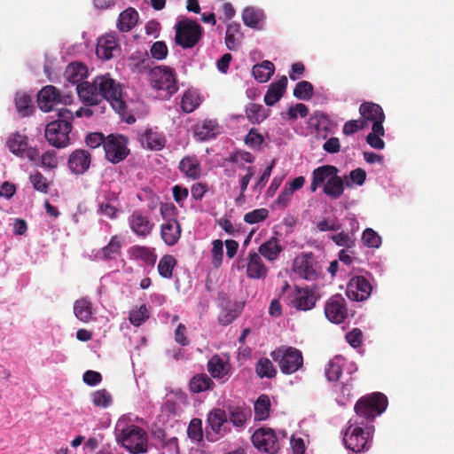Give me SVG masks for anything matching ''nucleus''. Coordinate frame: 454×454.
Returning a JSON list of instances; mask_svg holds the SVG:
<instances>
[{
    "label": "nucleus",
    "mask_w": 454,
    "mask_h": 454,
    "mask_svg": "<svg viewBox=\"0 0 454 454\" xmlns=\"http://www.w3.org/2000/svg\"><path fill=\"white\" fill-rule=\"evenodd\" d=\"M77 94L86 106H98L106 100L113 109L122 115L126 112V102L122 98L121 85L109 74L98 75L91 82H82L76 86Z\"/></svg>",
    "instance_id": "nucleus-1"
},
{
    "label": "nucleus",
    "mask_w": 454,
    "mask_h": 454,
    "mask_svg": "<svg viewBox=\"0 0 454 454\" xmlns=\"http://www.w3.org/2000/svg\"><path fill=\"white\" fill-rule=\"evenodd\" d=\"M73 120L74 114L70 110L58 109V119L48 123L44 131L50 145L56 148H64L69 145Z\"/></svg>",
    "instance_id": "nucleus-2"
},
{
    "label": "nucleus",
    "mask_w": 454,
    "mask_h": 454,
    "mask_svg": "<svg viewBox=\"0 0 454 454\" xmlns=\"http://www.w3.org/2000/svg\"><path fill=\"white\" fill-rule=\"evenodd\" d=\"M115 434L117 442L130 453H145L147 450L146 433L138 426L129 425L121 428V423H118Z\"/></svg>",
    "instance_id": "nucleus-3"
},
{
    "label": "nucleus",
    "mask_w": 454,
    "mask_h": 454,
    "mask_svg": "<svg viewBox=\"0 0 454 454\" xmlns=\"http://www.w3.org/2000/svg\"><path fill=\"white\" fill-rule=\"evenodd\" d=\"M387 407V396L380 392L361 397L355 405L356 415L367 420H373L383 413Z\"/></svg>",
    "instance_id": "nucleus-4"
},
{
    "label": "nucleus",
    "mask_w": 454,
    "mask_h": 454,
    "mask_svg": "<svg viewBox=\"0 0 454 454\" xmlns=\"http://www.w3.org/2000/svg\"><path fill=\"white\" fill-rule=\"evenodd\" d=\"M270 356L284 374H293L303 365L301 351L294 347L281 346L273 350Z\"/></svg>",
    "instance_id": "nucleus-5"
},
{
    "label": "nucleus",
    "mask_w": 454,
    "mask_h": 454,
    "mask_svg": "<svg viewBox=\"0 0 454 454\" xmlns=\"http://www.w3.org/2000/svg\"><path fill=\"white\" fill-rule=\"evenodd\" d=\"M148 79L153 89L165 93L162 95L164 98H168L177 91L174 71L168 67L158 66L152 68Z\"/></svg>",
    "instance_id": "nucleus-6"
},
{
    "label": "nucleus",
    "mask_w": 454,
    "mask_h": 454,
    "mask_svg": "<svg viewBox=\"0 0 454 454\" xmlns=\"http://www.w3.org/2000/svg\"><path fill=\"white\" fill-rule=\"evenodd\" d=\"M176 43L184 49L193 48L202 35V27L193 20L184 19L176 23Z\"/></svg>",
    "instance_id": "nucleus-7"
},
{
    "label": "nucleus",
    "mask_w": 454,
    "mask_h": 454,
    "mask_svg": "<svg viewBox=\"0 0 454 454\" xmlns=\"http://www.w3.org/2000/svg\"><path fill=\"white\" fill-rule=\"evenodd\" d=\"M129 140L121 134H109L106 136L104 152L106 160L113 164L124 160L130 153L128 147Z\"/></svg>",
    "instance_id": "nucleus-8"
},
{
    "label": "nucleus",
    "mask_w": 454,
    "mask_h": 454,
    "mask_svg": "<svg viewBox=\"0 0 454 454\" xmlns=\"http://www.w3.org/2000/svg\"><path fill=\"white\" fill-rule=\"evenodd\" d=\"M254 446L260 451L276 454L280 449V442L276 432L270 427L256 429L251 437Z\"/></svg>",
    "instance_id": "nucleus-9"
},
{
    "label": "nucleus",
    "mask_w": 454,
    "mask_h": 454,
    "mask_svg": "<svg viewBox=\"0 0 454 454\" xmlns=\"http://www.w3.org/2000/svg\"><path fill=\"white\" fill-rule=\"evenodd\" d=\"M73 97L69 94H61L60 91L52 85L43 87L38 93L37 102L40 109L43 112L51 111L54 106L63 104L70 105Z\"/></svg>",
    "instance_id": "nucleus-10"
},
{
    "label": "nucleus",
    "mask_w": 454,
    "mask_h": 454,
    "mask_svg": "<svg viewBox=\"0 0 454 454\" xmlns=\"http://www.w3.org/2000/svg\"><path fill=\"white\" fill-rule=\"evenodd\" d=\"M343 442L347 449L354 453H360L370 447L369 432H365L361 427L349 426L344 434Z\"/></svg>",
    "instance_id": "nucleus-11"
},
{
    "label": "nucleus",
    "mask_w": 454,
    "mask_h": 454,
    "mask_svg": "<svg viewBox=\"0 0 454 454\" xmlns=\"http://www.w3.org/2000/svg\"><path fill=\"white\" fill-rule=\"evenodd\" d=\"M207 421L216 436L215 438H210L211 434L207 433V437L210 441H215L231 432V427L228 426L227 413L223 409L215 408L211 410L207 414Z\"/></svg>",
    "instance_id": "nucleus-12"
},
{
    "label": "nucleus",
    "mask_w": 454,
    "mask_h": 454,
    "mask_svg": "<svg viewBox=\"0 0 454 454\" xmlns=\"http://www.w3.org/2000/svg\"><path fill=\"white\" fill-rule=\"evenodd\" d=\"M294 272L306 280H315L317 278V262L312 253L298 255L293 264Z\"/></svg>",
    "instance_id": "nucleus-13"
},
{
    "label": "nucleus",
    "mask_w": 454,
    "mask_h": 454,
    "mask_svg": "<svg viewBox=\"0 0 454 454\" xmlns=\"http://www.w3.org/2000/svg\"><path fill=\"white\" fill-rule=\"evenodd\" d=\"M325 314L329 321L334 324H340L348 317L346 301L340 294L330 297L325 306Z\"/></svg>",
    "instance_id": "nucleus-14"
},
{
    "label": "nucleus",
    "mask_w": 454,
    "mask_h": 454,
    "mask_svg": "<svg viewBox=\"0 0 454 454\" xmlns=\"http://www.w3.org/2000/svg\"><path fill=\"white\" fill-rule=\"evenodd\" d=\"M372 286L364 276L352 278L347 286V296L356 301L366 300L372 293Z\"/></svg>",
    "instance_id": "nucleus-15"
},
{
    "label": "nucleus",
    "mask_w": 454,
    "mask_h": 454,
    "mask_svg": "<svg viewBox=\"0 0 454 454\" xmlns=\"http://www.w3.org/2000/svg\"><path fill=\"white\" fill-rule=\"evenodd\" d=\"M128 223L130 230L140 238H146L153 230L154 223L141 210H135L128 217Z\"/></svg>",
    "instance_id": "nucleus-16"
},
{
    "label": "nucleus",
    "mask_w": 454,
    "mask_h": 454,
    "mask_svg": "<svg viewBox=\"0 0 454 454\" xmlns=\"http://www.w3.org/2000/svg\"><path fill=\"white\" fill-rule=\"evenodd\" d=\"M293 297L294 298L291 300L293 307L298 310L305 311L315 307L319 295L308 286L299 287L296 286L293 293Z\"/></svg>",
    "instance_id": "nucleus-17"
},
{
    "label": "nucleus",
    "mask_w": 454,
    "mask_h": 454,
    "mask_svg": "<svg viewBox=\"0 0 454 454\" xmlns=\"http://www.w3.org/2000/svg\"><path fill=\"white\" fill-rule=\"evenodd\" d=\"M226 413L228 420L239 430L245 428L252 417L251 409L246 405H229Z\"/></svg>",
    "instance_id": "nucleus-18"
},
{
    "label": "nucleus",
    "mask_w": 454,
    "mask_h": 454,
    "mask_svg": "<svg viewBox=\"0 0 454 454\" xmlns=\"http://www.w3.org/2000/svg\"><path fill=\"white\" fill-rule=\"evenodd\" d=\"M90 162V153L86 150L77 149L69 155L67 164L73 173L82 175L89 169Z\"/></svg>",
    "instance_id": "nucleus-19"
},
{
    "label": "nucleus",
    "mask_w": 454,
    "mask_h": 454,
    "mask_svg": "<svg viewBox=\"0 0 454 454\" xmlns=\"http://www.w3.org/2000/svg\"><path fill=\"white\" fill-rule=\"evenodd\" d=\"M268 273L269 268L264 264L261 255L256 252H249L247 276L253 279H264Z\"/></svg>",
    "instance_id": "nucleus-20"
},
{
    "label": "nucleus",
    "mask_w": 454,
    "mask_h": 454,
    "mask_svg": "<svg viewBox=\"0 0 454 454\" xmlns=\"http://www.w3.org/2000/svg\"><path fill=\"white\" fill-rule=\"evenodd\" d=\"M339 169L333 165H323L316 168L312 171L310 192H315L318 187L324 186L326 182L334 175L338 174Z\"/></svg>",
    "instance_id": "nucleus-21"
},
{
    "label": "nucleus",
    "mask_w": 454,
    "mask_h": 454,
    "mask_svg": "<svg viewBox=\"0 0 454 454\" xmlns=\"http://www.w3.org/2000/svg\"><path fill=\"white\" fill-rule=\"evenodd\" d=\"M182 229L176 218H168L161 224L160 236L168 246H174L181 237Z\"/></svg>",
    "instance_id": "nucleus-22"
},
{
    "label": "nucleus",
    "mask_w": 454,
    "mask_h": 454,
    "mask_svg": "<svg viewBox=\"0 0 454 454\" xmlns=\"http://www.w3.org/2000/svg\"><path fill=\"white\" fill-rule=\"evenodd\" d=\"M359 114H361V120H364L365 122L372 121L373 123H380L383 125L385 121V114L382 107L373 102H364L359 106Z\"/></svg>",
    "instance_id": "nucleus-23"
},
{
    "label": "nucleus",
    "mask_w": 454,
    "mask_h": 454,
    "mask_svg": "<svg viewBox=\"0 0 454 454\" xmlns=\"http://www.w3.org/2000/svg\"><path fill=\"white\" fill-rule=\"evenodd\" d=\"M287 82V77L283 75L277 82L270 83L264 95V103L269 106H272L278 102L286 93Z\"/></svg>",
    "instance_id": "nucleus-24"
},
{
    "label": "nucleus",
    "mask_w": 454,
    "mask_h": 454,
    "mask_svg": "<svg viewBox=\"0 0 454 454\" xmlns=\"http://www.w3.org/2000/svg\"><path fill=\"white\" fill-rule=\"evenodd\" d=\"M118 48L119 44L115 37L106 35L98 38L96 54L101 59L109 60L114 57V52L118 51Z\"/></svg>",
    "instance_id": "nucleus-25"
},
{
    "label": "nucleus",
    "mask_w": 454,
    "mask_h": 454,
    "mask_svg": "<svg viewBox=\"0 0 454 454\" xmlns=\"http://www.w3.org/2000/svg\"><path fill=\"white\" fill-rule=\"evenodd\" d=\"M179 170L188 178L196 180L201 176V166L196 156L184 157L178 165Z\"/></svg>",
    "instance_id": "nucleus-26"
},
{
    "label": "nucleus",
    "mask_w": 454,
    "mask_h": 454,
    "mask_svg": "<svg viewBox=\"0 0 454 454\" xmlns=\"http://www.w3.org/2000/svg\"><path fill=\"white\" fill-rule=\"evenodd\" d=\"M282 251L283 247L278 239L272 237L259 247L257 254L270 262H274L278 258Z\"/></svg>",
    "instance_id": "nucleus-27"
},
{
    "label": "nucleus",
    "mask_w": 454,
    "mask_h": 454,
    "mask_svg": "<svg viewBox=\"0 0 454 454\" xmlns=\"http://www.w3.org/2000/svg\"><path fill=\"white\" fill-rule=\"evenodd\" d=\"M6 145L11 153L22 158L27 149V137L19 132L12 133L7 138Z\"/></svg>",
    "instance_id": "nucleus-28"
},
{
    "label": "nucleus",
    "mask_w": 454,
    "mask_h": 454,
    "mask_svg": "<svg viewBox=\"0 0 454 454\" xmlns=\"http://www.w3.org/2000/svg\"><path fill=\"white\" fill-rule=\"evenodd\" d=\"M345 180L334 174L323 187L324 193L331 199H339L344 192Z\"/></svg>",
    "instance_id": "nucleus-29"
},
{
    "label": "nucleus",
    "mask_w": 454,
    "mask_h": 454,
    "mask_svg": "<svg viewBox=\"0 0 454 454\" xmlns=\"http://www.w3.org/2000/svg\"><path fill=\"white\" fill-rule=\"evenodd\" d=\"M137 20V12L134 8H128L120 14L117 27L122 32H129L136 26Z\"/></svg>",
    "instance_id": "nucleus-30"
},
{
    "label": "nucleus",
    "mask_w": 454,
    "mask_h": 454,
    "mask_svg": "<svg viewBox=\"0 0 454 454\" xmlns=\"http://www.w3.org/2000/svg\"><path fill=\"white\" fill-rule=\"evenodd\" d=\"M345 364V359L341 356H336L328 362L325 366V373L329 381H337Z\"/></svg>",
    "instance_id": "nucleus-31"
},
{
    "label": "nucleus",
    "mask_w": 454,
    "mask_h": 454,
    "mask_svg": "<svg viewBox=\"0 0 454 454\" xmlns=\"http://www.w3.org/2000/svg\"><path fill=\"white\" fill-rule=\"evenodd\" d=\"M121 239L118 236L114 235L111 238L108 244L101 248L97 256L103 260L115 259L121 254Z\"/></svg>",
    "instance_id": "nucleus-32"
},
{
    "label": "nucleus",
    "mask_w": 454,
    "mask_h": 454,
    "mask_svg": "<svg viewBox=\"0 0 454 454\" xmlns=\"http://www.w3.org/2000/svg\"><path fill=\"white\" fill-rule=\"evenodd\" d=\"M87 67L82 63L74 62L67 66L65 71L66 78L72 83H82V80L87 76Z\"/></svg>",
    "instance_id": "nucleus-33"
},
{
    "label": "nucleus",
    "mask_w": 454,
    "mask_h": 454,
    "mask_svg": "<svg viewBox=\"0 0 454 454\" xmlns=\"http://www.w3.org/2000/svg\"><path fill=\"white\" fill-rule=\"evenodd\" d=\"M214 386V381L206 373H200L193 376L189 382L190 390L193 393L210 390Z\"/></svg>",
    "instance_id": "nucleus-34"
},
{
    "label": "nucleus",
    "mask_w": 454,
    "mask_h": 454,
    "mask_svg": "<svg viewBox=\"0 0 454 454\" xmlns=\"http://www.w3.org/2000/svg\"><path fill=\"white\" fill-rule=\"evenodd\" d=\"M275 67L270 60H264L261 64L253 67L252 73L259 82H266L273 75Z\"/></svg>",
    "instance_id": "nucleus-35"
},
{
    "label": "nucleus",
    "mask_w": 454,
    "mask_h": 454,
    "mask_svg": "<svg viewBox=\"0 0 454 454\" xmlns=\"http://www.w3.org/2000/svg\"><path fill=\"white\" fill-rule=\"evenodd\" d=\"M75 317L83 323H88L92 318V304L86 298L75 301L74 304Z\"/></svg>",
    "instance_id": "nucleus-36"
},
{
    "label": "nucleus",
    "mask_w": 454,
    "mask_h": 454,
    "mask_svg": "<svg viewBox=\"0 0 454 454\" xmlns=\"http://www.w3.org/2000/svg\"><path fill=\"white\" fill-rule=\"evenodd\" d=\"M165 138L160 133L149 129L142 136V143L151 150H160L165 146Z\"/></svg>",
    "instance_id": "nucleus-37"
},
{
    "label": "nucleus",
    "mask_w": 454,
    "mask_h": 454,
    "mask_svg": "<svg viewBox=\"0 0 454 454\" xmlns=\"http://www.w3.org/2000/svg\"><path fill=\"white\" fill-rule=\"evenodd\" d=\"M207 371L213 378L223 379L227 375V364L217 355L212 356L207 363Z\"/></svg>",
    "instance_id": "nucleus-38"
},
{
    "label": "nucleus",
    "mask_w": 454,
    "mask_h": 454,
    "mask_svg": "<svg viewBox=\"0 0 454 454\" xmlns=\"http://www.w3.org/2000/svg\"><path fill=\"white\" fill-rule=\"evenodd\" d=\"M254 419L265 420L270 416V400L267 395H261L254 403Z\"/></svg>",
    "instance_id": "nucleus-39"
},
{
    "label": "nucleus",
    "mask_w": 454,
    "mask_h": 454,
    "mask_svg": "<svg viewBox=\"0 0 454 454\" xmlns=\"http://www.w3.org/2000/svg\"><path fill=\"white\" fill-rule=\"evenodd\" d=\"M384 135L385 130L383 125H380V123H373L372 132L366 137V142L372 148L381 150L385 147V143L380 137H383Z\"/></svg>",
    "instance_id": "nucleus-40"
},
{
    "label": "nucleus",
    "mask_w": 454,
    "mask_h": 454,
    "mask_svg": "<svg viewBox=\"0 0 454 454\" xmlns=\"http://www.w3.org/2000/svg\"><path fill=\"white\" fill-rule=\"evenodd\" d=\"M267 112L262 105L255 103H250L246 108V115L253 124H259L263 121L268 117Z\"/></svg>",
    "instance_id": "nucleus-41"
},
{
    "label": "nucleus",
    "mask_w": 454,
    "mask_h": 454,
    "mask_svg": "<svg viewBox=\"0 0 454 454\" xmlns=\"http://www.w3.org/2000/svg\"><path fill=\"white\" fill-rule=\"evenodd\" d=\"M15 106L18 113L26 117L30 115L34 111L32 98L25 93H17L15 97Z\"/></svg>",
    "instance_id": "nucleus-42"
},
{
    "label": "nucleus",
    "mask_w": 454,
    "mask_h": 454,
    "mask_svg": "<svg viewBox=\"0 0 454 454\" xmlns=\"http://www.w3.org/2000/svg\"><path fill=\"white\" fill-rule=\"evenodd\" d=\"M200 104V98L197 92L187 90L184 93L180 106L184 113L193 112Z\"/></svg>",
    "instance_id": "nucleus-43"
},
{
    "label": "nucleus",
    "mask_w": 454,
    "mask_h": 454,
    "mask_svg": "<svg viewBox=\"0 0 454 454\" xmlns=\"http://www.w3.org/2000/svg\"><path fill=\"white\" fill-rule=\"evenodd\" d=\"M217 125L212 121H204L201 124L195 127V135L200 140L212 138L217 133Z\"/></svg>",
    "instance_id": "nucleus-44"
},
{
    "label": "nucleus",
    "mask_w": 454,
    "mask_h": 454,
    "mask_svg": "<svg viewBox=\"0 0 454 454\" xmlns=\"http://www.w3.org/2000/svg\"><path fill=\"white\" fill-rule=\"evenodd\" d=\"M255 372L260 378H274L277 371L269 358L262 357L255 365Z\"/></svg>",
    "instance_id": "nucleus-45"
},
{
    "label": "nucleus",
    "mask_w": 454,
    "mask_h": 454,
    "mask_svg": "<svg viewBox=\"0 0 454 454\" xmlns=\"http://www.w3.org/2000/svg\"><path fill=\"white\" fill-rule=\"evenodd\" d=\"M176 264V260L170 254H165L161 257L158 264L159 274L165 278H171L173 270Z\"/></svg>",
    "instance_id": "nucleus-46"
},
{
    "label": "nucleus",
    "mask_w": 454,
    "mask_h": 454,
    "mask_svg": "<svg viewBox=\"0 0 454 454\" xmlns=\"http://www.w3.org/2000/svg\"><path fill=\"white\" fill-rule=\"evenodd\" d=\"M149 318V311L145 304L139 308H133L129 311V320L134 326H140Z\"/></svg>",
    "instance_id": "nucleus-47"
},
{
    "label": "nucleus",
    "mask_w": 454,
    "mask_h": 454,
    "mask_svg": "<svg viewBox=\"0 0 454 454\" xmlns=\"http://www.w3.org/2000/svg\"><path fill=\"white\" fill-rule=\"evenodd\" d=\"M106 202L105 201L100 202L98 205L99 213L111 218V219L116 218L118 210L114 205L111 204L112 200H117L116 194L114 192H109L106 196Z\"/></svg>",
    "instance_id": "nucleus-48"
},
{
    "label": "nucleus",
    "mask_w": 454,
    "mask_h": 454,
    "mask_svg": "<svg viewBox=\"0 0 454 454\" xmlns=\"http://www.w3.org/2000/svg\"><path fill=\"white\" fill-rule=\"evenodd\" d=\"M314 87L308 81L299 82L294 90V96L300 100H309L313 97Z\"/></svg>",
    "instance_id": "nucleus-49"
},
{
    "label": "nucleus",
    "mask_w": 454,
    "mask_h": 454,
    "mask_svg": "<svg viewBox=\"0 0 454 454\" xmlns=\"http://www.w3.org/2000/svg\"><path fill=\"white\" fill-rule=\"evenodd\" d=\"M93 404L99 408H107L113 403L112 395L105 388L97 390L91 394Z\"/></svg>",
    "instance_id": "nucleus-50"
},
{
    "label": "nucleus",
    "mask_w": 454,
    "mask_h": 454,
    "mask_svg": "<svg viewBox=\"0 0 454 454\" xmlns=\"http://www.w3.org/2000/svg\"><path fill=\"white\" fill-rule=\"evenodd\" d=\"M262 12L254 7H247L242 12V20L246 26L255 28L262 20Z\"/></svg>",
    "instance_id": "nucleus-51"
},
{
    "label": "nucleus",
    "mask_w": 454,
    "mask_h": 454,
    "mask_svg": "<svg viewBox=\"0 0 454 454\" xmlns=\"http://www.w3.org/2000/svg\"><path fill=\"white\" fill-rule=\"evenodd\" d=\"M309 123L317 131H327L331 126L330 119L322 112H315L309 119Z\"/></svg>",
    "instance_id": "nucleus-52"
},
{
    "label": "nucleus",
    "mask_w": 454,
    "mask_h": 454,
    "mask_svg": "<svg viewBox=\"0 0 454 454\" xmlns=\"http://www.w3.org/2000/svg\"><path fill=\"white\" fill-rule=\"evenodd\" d=\"M187 434L190 439L200 442L203 439L202 421L200 419H192L187 428Z\"/></svg>",
    "instance_id": "nucleus-53"
},
{
    "label": "nucleus",
    "mask_w": 454,
    "mask_h": 454,
    "mask_svg": "<svg viewBox=\"0 0 454 454\" xmlns=\"http://www.w3.org/2000/svg\"><path fill=\"white\" fill-rule=\"evenodd\" d=\"M240 33V25L236 22H232L227 26L225 35V44L226 47L233 51L236 49V35Z\"/></svg>",
    "instance_id": "nucleus-54"
},
{
    "label": "nucleus",
    "mask_w": 454,
    "mask_h": 454,
    "mask_svg": "<svg viewBox=\"0 0 454 454\" xmlns=\"http://www.w3.org/2000/svg\"><path fill=\"white\" fill-rule=\"evenodd\" d=\"M362 241L368 247L378 248L381 244V238L374 230L367 228L363 232Z\"/></svg>",
    "instance_id": "nucleus-55"
},
{
    "label": "nucleus",
    "mask_w": 454,
    "mask_h": 454,
    "mask_svg": "<svg viewBox=\"0 0 454 454\" xmlns=\"http://www.w3.org/2000/svg\"><path fill=\"white\" fill-rule=\"evenodd\" d=\"M316 228L320 232L325 231H338L341 229V224L338 222L336 217L322 218L316 223Z\"/></svg>",
    "instance_id": "nucleus-56"
},
{
    "label": "nucleus",
    "mask_w": 454,
    "mask_h": 454,
    "mask_svg": "<svg viewBox=\"0 0 454 454\" xmlns=\"http://www.w3.org/2000/svg\"><path fill=\"white\" fill-rule=\"evenodd\" d=\"M29 180L35 190L42 193H48L50 183L42 173L37 171L35 174L30 175Z\"/></svg>",
    "instance_id": "nucleus-57"
},
{
    "label": "nucleus",
    "mask_w": 454,
    "mask_h": 454,
    "mask_svg": "<svg viewBox=\"0 0 454 454\" xmlns=\"http://www.w3.org/2000/svg\"><path fill=\"white\" fill-rule=\"evenodd\" d=\"M269 216V211L266 208L254 209L244 215V221L249 224H254L264 221Z\"/></svg>",
    "instance_id": "nucleus-58"
},
{
    "label": "nucleus",
    "mask_w": 454,
    "mask_h": 454,
    "mask_svg": "<svg viewBox=\"0 0 454 454\" xmlns=\"http://www.w3.org/2000/svg\"><path fill=\"white\" fill-rule=\"evenodd\" d=\"M133 254L136 258L141 259L147 264H153L156 259L154 253L145 247H134Z\"/></svg>",
    "instance_id": "nucleus-59"
},
{
    "label": "nucleus",
    "mask_w": 454,
    "mask_h": 454,
    "mask_svg": "<svg viewBox=\"0 0 454 454\" xmlns=\"http://www.w3.org/2000/svg\"><path fill=\"white\" fill-rule=\"evenodd\" d=\"M244 142L251 148H259L264 142V137L257 129L252 128L245 137Z\"/></svg>",
    "instance_id": "nucleus-60"
},
{
    "label": "nucleus",
    "mask_w": 454,
    "mask_h": 454,
    "mask_svg": "<svg viewBox=\"0 0 454 454\" xmlns=\"http://www.w3.org/2000/svg\"><path fill=\"white\" fill-rule=\"evenodd\" d=\"M106 136L101 132H90L85 137V144L91 149L98 148L99 146L105 147Z\"/></svg>",
    "instance_id": "nucleus-61"
},
{
    "label": "nucleus",
    "mask_w": 454,
    "mask_h": 454,
    "mask_svg": "<svg viewBox=\"0 0 454 454\" xmlns=\"http://www.w3.org/2000/svg\"><path fill=\"white\" fill-rule=\"evenodd\" d=\"M365 179L366 172L363 168H357L350 171L348 179H347V176H345V184L348 187H351L354 184L362 185L365 182Z\"/></svg>",
    "instance_id": "nucleus-62"
},
{
    "label": "nucleus",
    "mask_w": 454,
    "mask_h": 454,
    "mask_svg": "<svg viewBox=\"0 0 454 454\" xmlns=\"http://www.w3.org/2000/svg\"><path fill=\"white\" fill-rule=\"evenodd\" d=\"M150 52L153 59L163 60L167 58L168 50L164 42L157 41L151 46Z\"/></svg>",
    "instance_id": "nucleus-63"
},
{
    "label": "nucleus",
    "mask_w": 454,
    "mask_h": 454,
    "mask_svg": "<svg viewBox=\"0 0 454 454\" xmlns=\"http://www.w3.org/2000/svg\"><path fill=\"white\" fill-rule=\"evenodd\" d=\"M330 239L338 246L351 248L355 246V240L351 236L345 232L340 231L337 234L332 235Z\"/></svg>",
    "instance_id": "nucleus-64"
}]
</instances>
